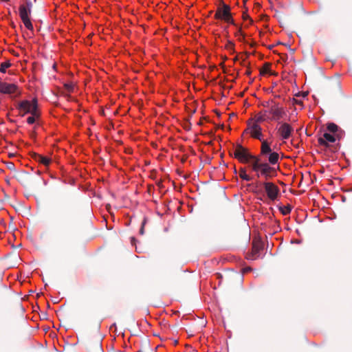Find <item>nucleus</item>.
Returning a JSON list of instances; mask_svg holds the SVG:
<instances>
[{
    "label": "nucleus",
    "mask_w": 352,
    "mask_h": 352,
    "mask_svg": "<svg viewBox=\"0 0 352 352\" xmlns=\"http://www.w3.org/2000/svg\"><path fill=\"white\" fill-rule=\"evenodd\" d=\"M268 118H270V116H267V110L261 111L254 118L248 120V128L245 130V132L250 133L252 138L261 140L263 133L260 123L269 120Z\"/></svg>",
    "instance_id": "f257e3e1"
},
{
    "label": "nucleus",
    "mask_w": 352,
    "mask_h": 352,
    "mask_svg": "<svg viewBox=\"0 0 352 352\" xmlns=\"http://www.w3.org/2000/svg\"><path fill=\"white\" fill-rule=\"evenodd\" d=\"M16 108L20 111L21 116H24L27 113L36 116L38 112L37 99L22 100L18 104Z\"/></svg>",
    "instance_id": "f03ea898"
},
{
    "label": "nucleus",
    "mask_w": 352,
    "mask_h": 352,
    "mask_svg": "<svg viewBox=\"0 0 352 352\" xmlns=\"http://www.w3.org/2000/svg\"><path fill=\"white\" fill-rule=\"evenodd\" d=\"M231 8L229 5L223 3V7L219 6L214 14V19L223 20L225 22L234 24L232 13Z\"/></svg>",
    "instance_id": "7ed1b4c3"
},
{
    "label": "nucleus",
    "mask_w": 352,
    "mask_h": 352,
    "mask_svg": "<svg viewBox=\"0 0 352 352\" xmlns=\"http://www.w3.org/2000/svg\"><path fill=\"white\" fill-rule=\"evenodd\" d=\"M234 156L241 162L248 163L254 155H251L246 148L238 144L234 151Z\"/></svg>",
    "instance_id": "20e7f679"
},
{
    "label": "nucleus",
    "mask_w": 352,
    "mask_h": 352,
    "mask_svg": "<svg viewBox=\"0 0 352 352\" xmlns=\"http://www.w3.org/2000/svg\"><path fill=\"white\" fill-rule=\"evenodd\" d=\"M0 92L3 94L10 95L11 97H16L21 94L19 87L16 84L7 83L0 81Z\"/></svg>",
    "instance_id": "39448f33"
},
{
    "label": "nucleus",
    "mask_w": 352,
    "mask_h": 352,
    "mask_svg": "<svg viewBox=\"0 0 352 352\" xmlns=\"http://www.w3.org/2000/svg\"><path fill=\"white\" fill-rule=\"evenodd\" d=\"M266 110H267V116L271 115L268 118L269 120H278L285 115L283 107H280L278 103H276Z\"/></svg>",
    "instance_id": "423d86ee"
},
{
    "label": "nucleus",
    "mask_w": 352,
    "mask_h": 352,
    "mask_svg": "<svg viewBox=\"0 0 352 352\" xmlns=\"http://www.w3.org/2000/svg\"><path fill=\"white\" fill-rule=\"evenodd\" d=\"M263 248V243L260 240H254L252 241V251L248 253L246 258L249 260H255L260 256V252Z\"/></svg>",
    "instance_id": "0eeeda50"
},
{
    "label": "nucleus",
    "mask_w": 352,
    "mask_h": 352,
    "mask_svg": "<svg viewBox=\"0 0 352 352\" xmlns=\"http://www.w3.org/2000/svg\"><path fill=\"white\" fill-rule=\"evenodd\" d=\"M263 185L268 198L272 201L276 199L279 193L278 187L272 182H265Z\"/></svg>",
    "instance_id": "6e6552de"
},
{
    "label": "nucleus",
    "mask_w": 352,
    "mask_h": 352,
    "mask_svg": "<svg viewBox=\"0 0 352 352\" xmlns=\"http://www.w3.org/2000/svg\"><path fill=\"white\" fill-rule=\"evenodd\" d=\"M260 175L267 179L276 175V170L275 168L270 166L268 163H263L260 170Z\"/></svg>",
    "instance_id": "1a4fd4ad"
},
{
    "label": "nucleus",
    "mask_w": 352,
    "mask_h": 352,
    "mask_svg": "<svg viewBox=\"0 0 352 352\" xmlns=\"http://www.w3.org/2000/svg\"><path fill=\"white\" fill-rule=\"evenodd\" d=\"M293 128L286 122L281 124L278 129V133L283 140H287L290 137Z\"/></svg>",
    "instance_id": "9d476101"
},
{
    "label": "nucleus",
    "mask_w": 352,
    "mask_h": 352,
    "mask_svg": "<svg viewBox=\"0 0 352 352\" xmlns=\"http://www.w3.org/2000/svg\"><path fill=\"white\" fill-rule=\"evenodd\" d=\"M336 141V138L329 133H324L322 137L318 138V142L320 145L324 146L326 148H330L329 142H334Z\"/></svg>",
    "instance_id": "9b49d317"
},
{
    "label": "nucleus",
    "mask_w": 352,
    "mask_h": 352,
    "mask_svg": "<svg viewBox=\"0 0 352 352\" xmlns=\"http://www.w3.org/2000/svg\"><path fill=\"white\" fill-rule=\"evenodd\" d=\"M250 160H252L250 162V166L252 170L255 171L256 173V176L259 177L260 174L258 172L260 171L263 163H261V160L254 155L250 159Z\"/></svg>",
    "instance_id": "f8f14e48"
},
{
    "label": "nucleus",
    "mask_w": 352,
    "mask_h": 352,
    "mask_svg": "<svg viewBox=\"0 0 352 352\" xmlns=\"http://www.w3.org/2000/svg\"><path fill=\"white\" fill-rule=\"evenodd\" d=\"M32 157L37 162L48 166L51 162V160L47 157L43 156L36 153L32 154Z\"/></svg>",
    "instance_id": "ddd939ff"
},
{
    "label": "nucleus",
    "mask_w": 352,
    "mask_h": 352,
    "mask_svg": "<svg viewBox=\"0 0 352 352\" xmlns=\"http://www.w3.org/2000/svg\"><path fill=\"white\" fill-rule=\"evenodd\" d=\"M31 12L32 9H28V8L25 7L24 4L21 5L19 8V14L21 21L29 19Z\"/></svg>",
    "instance_id": "4468645a"
},
{
    "label": "nucleus",
    "mask_w": 352,
    "mask_h": 352,
    "mask_svg": "<svg viewBox=\"0 0 352 352\" xmlns=\"http://www.w3.org/2000/svg\"><path fill=\"white\" fill-rule=\"evenodd\" d=\"M261 153L262 155H266V154H269L270 153L272 152V149H271V147L269 144V143L266 141V140H263L262 138H261Z\"/></svg>",
    "instance_id": "2eb2a0df"
},
{
    "label": "nucleus",
    "mask_w": 352,
    "mask_h": 352,
    "mask_svg": "<svg viewBox=\"0 0 352 352\" xmlns=\"http://www.w3.org/2000/svg\"><path fill=\"white\" fill-rule=\"evenodd\" d=\"M269 154H270L269 157H268L269 164H270L272 165H274V164H277L278 162V160H279L278 153L276 152H271Z\"/></svg>",
    "instance_id": "dca6fc26"
},
{
    "label": "nucleus",
    "mask_w": 352,
    "mask_h": 352,
    "mask_svg": "<svg viewBox=\"0 0 352 352\" xmlns=\"http://www.w3.org/2000/svg\"><path fill=\"white\" fill-rule=\"evenodd\" d=\"M29 177V174L25 171H20L17 173V177L19 179H20L23 183L26 184L28 177Z\"/></svg>",
    "instance_id": "f3484780"
},
{
    "label": "nucleus",
    "mask_w": 352,
    "mask_h": 352,
    "mask_svg": "<svg viewBox=\"0 0 352 352\" xmlns=\"http://www.w3.org/2000/svg\"><path fill=\"white\" fill-rule=\"evenodd\" d=\"M239 177L243 180L248 182L252 179V178L246 174V170H245V168H241L239 169Z\"/></svg>",
    "instance_id": "a211bd4d"
},
{
    "label": "nucleus",
    "mask_w": 352,
    "mask_h": 352,
    "mask_svg": "<svg viewBox=\"0 0 352 352\" xmlns=\"http://www.w3.org/2000/svg\"><path fill=\"white\" fill-rule=\"evenodd\" d=\"M89 349L90 351L93 350L95 352H102V344H101V342L100 340H98L95 343L94 349H93V347H92V346L91 344H90V346H89Z\"/></svg>",
    "instance_id": "6ab92c4d"
},
{
    "label": "nucleus",
    "mask_w": 352,
    "mask_h": 352,
    "mask_svg": "<svg viewBox=\"0 0 352 352\" xmlns=\"http://www.w3.org/2000/svg\"><path fill=\"white\" fill-rule=\"evenodd\" d=\"M279 210L283 215H287L291 212L292 206L290 205L281 206L279 208Z\"/></svg>",
    "instance_id": "aec40b11"
},
{
    "label": "nucleus",
    "mask_w": 352,
    "mask_h": 352,
    "mask_svg": "<svg viewBox=\"0 0 352 352\" xmlns=\"http://www.w3.org/2000/svg\"><path fill=\"white\" fill-rule=\"evenodd\" d=\"M22 21H23L25 27L27 29H28L30 31H33V30H34L33 25H32L30 18L24 19V20H22Z\"/></svg>",
    "instance_id": "412c9836"
},
{
    "label": "nucleus",
    "mask_w": 352,
    "mask_h": 352,
    "mask_svg": "<svg viewBox=\"0 0 352 352\" xmlns=\"http://www.w3.org/2000/svg\"><path fill=\"white\" fill-rule=\"evenodd\" d=\"M11 66V63L9 61L3 62L0 65V72L1 73H6V69Z\"/></svg>",
    "instance_id": "4be33fe9"
},
{
    "label": "nucleus",
    "mask_w": 352,
    "mask_h": 352,
    "mask_svg": "<svg viewBox=\"0 0 352 352\" xmlns=\"http://www.w3.org/2000/svg\"><path fill=\"white\" fill-rule=\"evenodd\" d=\"M327 130L331 133H336L338 131V126L334 123H329L327 124Z\"/></svg>",
    "instance_id": "5701e85b"
},
{
    "label": "nucleus",
    "mask_w": 352,
    "mask_h": 352,
    "mask_svg": "<svg viewBox=\"0 0 352 352\" xmlns=\"http://www.w3.org/2000/svg\"><path fill=\"white\" fill-rule=\"evenodd\" d=\"M40 116V113H39V111L37 112V115L36 116H34V115H32L31 116H29L27 119V122L29 124H32L35 122V120L36 118H39Z\"/></svg>",
    "instance_id": "b1692460"
},
{
    "label": "nucleus",
    "mask_w": 352,
    "mask_h": 352,
    "mask_svg": "<svg viewBox=\"0 0 352 352\" xmlns=\"http://www.w3.org/2000/svg\"><path fill=\"white\" fill-rule=\"evenodd\" d=\"M270 65H271L270 63H265L263 65V67L260 71L261 74L263 75V74H265L270 72Z\"/></svg>",
    "instance_id": "393cba45"
},
{
    "label": "nucleus",
    "mask_w": 352,
    "mask_h": 352,
    "mask_svg": "<svg viewBox=\"0 0 352 352\" xmlns=\"http://www.w3.org/2000/svg\"><path fill=\"white\" fill-rule=\"evenodd\" d=\"M276 102L275 101H274L273 100H268V101H266V102H264L262 103V105L267 108V109H269L270 107L271 106H273L274 104H275Z\"/></svg>",
    "instance_id": "a878e982"
},
{
    "label": "nucleus",
    "mask_w": 352,
    "mask_h": 352,
    "mask_svg": "<svg viewBox=\"0 0 352 352\" xmlns=\"http://www.w3.org/2000/svg\"><path fill=\"white\" fill-rule=\"evenodd\" d=\"M234 43H232V41H228L226 45V48L228 50H230V51H232L234 52Z\"/></svg>",
    "instance_id": "bb28decb"
},
{
    "label": "nucleus",
    "mask_w": 352,
    "mask_h": 352,
    "mask_svg": "<svg viewBox=\"0 0 352 352\" xmlns=\"http://www.w3.org/2000/svg\"><path fill=\"white\" fill-rule=\"evenodd\" d=\"M6 167L10 170H12V171H15V165L14 163L11 162H8L6 163Z\"/></svg>",
    "instance_id": "cd10ccee"
},
{
    "label": "nucleus",
    "mask_w": 352,
    "mask_h": 352,
    "mask_svg": "<svg viewBox=\"0 0 352 352\" xmlns=\"http://www.w3.org/2000/svg\"><path fill=\"white\" fill-rule=\"evenodd\" d=\"M25 6L28 8V9H32L33 6V1H36V0H25Z\"/></svg>",
    "instance_id": "c85d7f7f"
},
{
    "label": "nucleus",
    "mask_w": 352,
    "mask_h": 352,
    "mask_svg": "<svg viewBox=\"0 0 352 352\" xmlns=\"http://www.w3.org/2000/svg\"><path fill=\"white\" fill-rule=\"evenodd\" d=\"M64 87H65V89H66L68 91H69V92L73 91L74 86H73V85H72V84H71V83H65V84L64 85Z\"/></svg>",
    "instance_id": "c756f323"
},
{
    "label": "nucleus",
    "mask_w": 352,
    "mask_h": 352,
    "mask_svg": "<svg viewBox=\"0 0 352 352\" xmlns=\"http://www.w3.org/2000/svg\"><path fill=\"white\" fill-rule=\"evenodd\" d=\"M241 36L244 38V34L242 33L241 30H239L238 32L236 33V36Z\"/></svg>",
    "instance_id": "7c9ffc66"
},
{
    "label": "nucleus",
    "mask_w": 352,
    "mask_h": 352,
    "mask_svg": "<svg viewBox=\"0 0 352 352\" xmlns=\"http://www.w3.org/2000/svg\"><path fill=\"white\" fill-rule=\"evenodd\" d=\"M251 73H252V71L250 70V69H248L246 70V72H245V74H246L247 76H250Z\"/></svg>",
    "instance_id": "2f4dec72"
},
{
    "label": "nucleus",
    "mask_w": 352,
    "mask_h": 352,
    "mask_svg": "<svg viewBox=\"0 0 352 352\" xmlns=\"http://www.w3.org/2000/svg\"><path fill=\"white\" fill-rule=\"evenodd\" d=\"M144 223H142V228H140V232L141 234H144Z\"/></svg>",
    "instance_id": "473e14b6"
},
{
    "label": "nucleus",
    "mask_w": 352,
    "mask_h": 352,
    "mask_svg": "<svg viewBox=\"0 0 352 352\" xmlns=\"http://www.w3.org/2000/svg\"><path fill=\"white\" fill-rule=\"evenodd\" d=\"M186 159H187V157H186V156H184V157H182V159L181 160H182V163H184V162H186Z\"/></svg>",
    "instance_id": "72a5a7b5"
},
{
    "label": "nucleus",
    "mask_w": 352,
    "mask_h": 352,
    "mask_svg": "<svg viewBox=\"0 0 352 352\" xmlns=\"http://www.w3.org/2000/svg\"><path fill=\"white\" fill-rule=\"evenodd\" d=\"M220 5L219 6L223 7V3H225L223 0H219Z\"/></svg>",
    "instance_id": "f704fd0d"
},
{
    "label": "nucleus",
    "mask_w": 352,
    "mask_h": 352,
    "mask_svg": "<svg viewBox=\"0 0 352 352\" xmlns=\"http://www.w3.org/2000/svg\"><path fill=\"white\" fill-rule=\"evenodd\" d=\"M295 102H296V103L299 104H302V102L300 100H295Z\"/></svg>",
    "instance_id": "c9c22d12"
},
{
    "label": "nucleus",
    "mask_w": 352,
    "mask_h": 352,
    "mask_svg": "<svg viewBox=\"0 0 352 352\" xmlns=\"http://www.w3.org/2000/svg\"><path fill=\"white\" fill-rule=\"evenodd\" d=\"M243 19L245 20V19L249 18V16L248 15H243Z\"/></svg>",
    "instance_id": "e433bc0d"
},
{
    "label": "nucleus",
    "mask_w": 352,
    "mask_h": 352,
    "mask_svg": "<svg viewBox=\"0 0 352 352\" xmlns=\"http://www.w3.org/2000/svg\"><path fill=\"white\" fill-rule=\"evenodd\" d=\"M302 96H303V97H306L307 96V93H303Z\"/></svg>",
    "instance_id": "4c0bfd02"
},
{
    "label": "nucleus",
    "mask_w": 352,
    "mask_h": 352,
    "mask_svg": "<svg viewBox=\"0 0 352 352\" xmlns=\"http://www.w3.org/2000/svg\"><path fill=\"white\" fill-rule=\"evenodd\" d=\"M238 37H239V40H240V41H241V40L243 38V37H241V36H238Z\"/></svg>",
    "instance_id": "58836bf2"
},
{
    "label": "nucleus",
    "mask_w": 352,
    "mask_h": 352,
    "mask_svg": "<svg viewBox=\"0 0 352 352\" xmlns=\"http://www.w3.org/2000/svg\"><path fill=\"white\" fill-rule=\"evenodd\" d=\"M271 74H272V75H276V73L273 72V73H271Z\"/></svg>",
    "instance_id": "ea45409f"
},
{
    "label": "nucleus",
    "mask_w": 352,
    "mask_h": 352,
    "mask_svg": "<svg viewBox=\"0 0 352 352\" xmlns=\"http://www.w3.org/2000/svg\"><path fill=\"white\" fill-rule=\"evenodd\" d=\"M237 60V57H235L234 60L236 61Z\"/></svg>",
    "instance_id": "a19ab883"
},
{
    "label": "nucleus",
    "mask_w": 352,
    "mask_h": 352,
    "mask_svg": "<svg viewBox=\"0 0 352 352\" xmlns=\"http://www.w3.org/2000/svg\"><path fill=\"white\" fill-rule=\"evenodd\" d=\"M12 26L13 28H14V27H15V25H14V23H12Z\"/></svg>",
    "instance_id": "79ce46f5"
}]
</instances>
